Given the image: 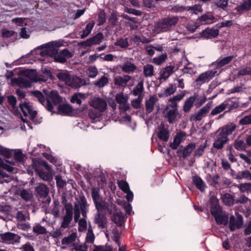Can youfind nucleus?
<instances>
[{
  "label": "nucleus",
  "mask_w": 251,
  "mask_h": 251,
  "mask_svg": "<svg viewBox=\"0 0 251 251\" xmlns=\"http://www.w3.org/2000/svg\"><path fill=\"white\" fill-rule=\"evenodd\" d=\"M32 93L38 101L50 112L53 110V105H58L61 102V97L55 91H51L46 99L40 91H35Z\"/></svg>",
  "instance_id": "1"
},
{
  "label": "nucleus",
  "mask_w": 251,
  "mask_h": 251,
  "mask_svg": "<svg viewBox=\"0 0 251 251\" xmlns=\"http://www.w3.org/2000/svg\"><path fill=\"white\" fill-rule=\"evenodd\" d=\"M43 46L45 48L40 52L41 56L53 57L55 61L60 63H64L66 61V59L64 57L61 52H58V46L56 43L50 42Z\"/></svg>",
  "instance_id": "2"
},
{
  "label": "nucleus",
  "mask_w": 251,
  "mask_h": 251,
  "mask_svg": "<svg viewBox=\"0 0 251 251\" xmlns=\"http://www.w3.org/2000/svg\"><path fill=\"white\" fill-rule=\"evenodd\" d=\"M62 203L64 206L65 213L62 216L61 226L67 228L70 226L73 218V207L70 202H67L66 199L64 198Z\"/></svg>",
  "instance_id": "3"
},
{
  "label": "nucleus",
  "mask_w": 251,
  "mask_h": 251,
  "mask_svg": "<svg viewBox=\"0 0 251 251\" xmlns=\"http://www.w3.org/2000/svg\"><path fill=\"white\" fill-rule=\"evenodd\" d=\"M179 20L178 17H169L161 20L158 22L155 27L159 31H166L172 26L175 25Z\"/></svg>",
  "instance_id": "4"
},
{
  "label": "nucleus",
  "mask_w": 251,
  "mask_h": 251,
  "mask_svg": "<svg viewBox=\"0 0 251 251\" xmlns=\"http://www.w3.org/2000/svg\"><path fill=\"white\" fill-rule=\"evenodd\" d=\"M87 202L85 199L81 200L78 203L74 205V221L77 223L80 219V214L82 217H87L88 210L87 209Z\"/></svg>",
  "instance_id": "5"
},
{
  "label": "nucleus",
  "mask_w": 251,
  "mask_h": 251,
  "mask_svg": "<svg viewBox=\"0 0 251 251\" xmlns=\"http://www.w3.org/2000/svg\"><path fill=\"white\" fill-rule=\"evenodd\" d=\"M90 106L96 110L103 112L107 108V102L103 98L100 97H94L89 101Z\"/></svg>",
  "instance_id": "6"
},
{
  "label": "nucleus",
  "mask_w": 251,
  "mask_h": 251,
  "mask_svg": "<svg viewBox=\"0 0 251 251\" xmlns=\"http://www.w3.org/2000/svg\"><path fill=\"white\" fill-rule=\"evenodd\" d=\"M128 99V96L122 92L116 95L115 100L119 104V108L121 112H125L129 109V104L127 103Z\"/></svg>",
  "instance_id": "7"
},
{
  "label": "nucleus",
  "mask_w": 251,
  "mask_h": 251,
  "mask_svg": "<svg viewBox=\"0 0 251 251\" xmlns=\"http://www.w3.org/2000/svg\"><path fill=\"white\" fill-rule=\"evenodd\" d=\"M20 108L25 116H28L30 120H33L37 115V112L33 109L31 103L28 101H25L20 103Z\"/></svg>",
  "instance_id": "8"
},
{
  "label": "nucleus",
  "mask_w": 251,
  "mask_h": 251,
  "mask_svg": "<svg viewBox=\"0 0 251 251\" xmlns=\"http://www.w3.org/2000/svg\"><path fill=\"white\" fill-rule=\"evenodd\" d=\"M217 72V71L212 70L201 74L196 79L197 85H201L205 83L208 82L214 77Z\"/></svg>",
  "instance_id": "9"
},
{
  "label": "nucleus",
  "mask_w": 251,
  "mask_h": 251,
  "mask_svg": "<svg viewBox=\"0 0 251 251\" xmlns=\"http://www.w3.org/2000/svg\"><path fill=\"white\" fill-rule=\"evenodd\" d=\"M2 242L7 244H15L20 241V237L13 233L5 232L0 234Z\"/></svg>",
  "instance_id": "10"
},
{
  "label": "nucleus",
  "mask_w": 251,
  "mask_h": 251,
  "mask_svg": "<svg viewBox=\"0 0 251 251\" xmlns=\"http://www.w3.org/2000/svg\"><path fill=\"white\" fill-rule=\"evenodd\" d=\"M111 207L112 208V213L110 214L111 220L118 226H122L124 223V219L123 214L117 210L114 204H111Z\"/></svg>",
  "instance_id": "11"
},
{
  "label": "nucleus",
  "mask_w": 251,
  "mask_h": 251,
  "mask_svg": "<svg viewBox=\"0 0 251 251\" xmlns=\"http://www.w3.org/2000/svg\"><path fill=\"white\" fill-rule=\"evenodd\" d=\"M122 71L126 74L134 73L137 69V66L133 62L131 59L126 58L123 63L120 66Z\"/></svg>",
  "instance_id": "12"
},
{
  "label": "nucleus",
  "mask_w": 251,
  "mask_h": 251,
  "mask_svg": "<svg viewBox=\"0 0 251 251\" xmlns=\"http://www.w3.org/2000/svg\"><path fill=\"white\" fill-rule=\"evenodd\" d=\"M186 91L185 90L182 91L181 93L177 95L174 96L168 100V104L167 109L168 108L177 109V103L182 100L186 95Z\"/></svg>",
  "instance_id": "13"
},
{
  "label": "nucleus",
  "mask_w": 251,
  "mask_h": 251,
  "mask_svg": "<svg viewBox=\"0 0 251 251\" xmlns=\"http://www.w3.org/2000/svg\"><path fill=\"white\" fill-rule=\"evenodd\" d=\"M243 217L240 215H238L237 219L234 216H231L229 218V227L230 230L233 231L236 229L240 228L243 225Z\"/></svg>",
  "instance_id": "14"
},
{
  "label": "nucleus",
  "mask_w": 251,
  "mask_h": 251,
  "mask_svg": "<svg viewBox=\"0 0 251 251\" xmlns=\"http://www.w3.org/2000/svg\"><path fill=\"white\" fill-rule=\"evenodd\" d=\"M103 38V35L101 33H99L95 36L83 41L80 44L84 47H90L93 45L99 44Z\"/></svg>",
  "instance_id": "15"
},
{
  "label": "nucleus",
  "mask_w": 251,
  "mask_h": 251,
  "mask_svg": "<svg viewBox=\"0 0 251 251\" xmlns=\"http://www.w3.org/2000/svg\"><path fill=\"white\" fill-rule=\"evenodd\" d=\"M131 79V76L128 75H117L114 77L113 81L115 85L119 87H125Z\"/></svg>",
  "instance_id": "16"
},
{
  "label": "nucleus",
  "mask_w": 251,
  "mask_h": 251,
  "mask_svg": "<svg viewBox=\"0 0 251 251\" xmlns=\"http://www.w3.org/2000/svg\"><path fill=\"white\" fill-rule=\"evenodd\" d=\"M210 107L211 104L209 103H207L204 106L193 115V120L195 121L201 120L203 117H205L206 114L209 112Z\"/></svg>",
  "instance_id": "17"
},
{
  "label": "nucleus",
  "mask_w": 251,
  "mask_h": 251,
  "mask_svg": "<svg viewBox=\"0 0 251 251\" xmlns=\"http://www.w3.org/2000/svg\"><path fill=\"white\" fill-rule=\"evenodd\" d=\"M77 234L76 233L73 232L67 237H64L61 241V244L64 245V249L66 247L74 246L75 244Z\"/></svg>",
  "instance_id": "18"
},
{
  "label": "nucleus",
  "mask_w": 251,
  "mask_h": 251,
  "mask_svg": "<svg viewBox=\"0 0 251 251\" xmlns=\"http://www.w3.org/2000/svg\"><path fill=\"white\" fill-rule=\"evenodd\" d=\"M228 140V137L220 132L216 137V139L213 144V147L217 149H221L226 143Z\"/></svg>",
  "instance_id": "19"
},
{
  "label": "nucleus",
  "mask_w": 251,
  "mask_h": 251,
  "mask_svg": "<svg viewBox=\"0 0 251 251\" xmlns=\"http://www.w3.org/2000/svg\"><path fill=\"white\" fill-rule=\"evenodd\" d=\"M95 222L99 227L104 228L107 226V218L103 214L98 212L95 216Z\"/></svg>",
  "instance_id": "20"
},
{
  "label": "nucleus",
  "mask_w": 251,
  "mask_h": 251,
  "mask_svg": "<svg viewBox=\"0 0 251 251\" xmlns=\"http://www.w3.org/2000/svg\"><path fill=\"white\" fill-rule=\"evenodd\" d=\"M94 203L95 204L96 208L98 210V212H102L106 209H107L109 214H112V208L111 207V205L109 207L107 203L101 199L97 201L96 202H94Z\"/></svg>",
  "instance_id": "21"
},
{
  "label": "nucleus",
  "mask_w": 251,
  "mask_h": 251,
  "mask_svg": "<svg viewBox=\"0 0 251 251\" xmlns=\"http://www.w3.org/2000/svg\"><path fill=\"white\" fill-rule=\"evenodd\" d=\"M196 147V145L194 143H190L188 144L183 150H178L177 153L183 158H185L189 156L192 151Z\"/></svg>",
  "instance_id": "22"
},
{
  "label": "nucleus",
  "mask_w": 251,
  "mask_h": 251,
  "mask_svg": "<svg viewBox=\"0 0 251 251\" xmlns=\"http://www.w3.org/2000/svg\"><path fill=\"white\" fill-rule=\"evenodd\" d=\"M62 102V100L61 99V102L58 105H53V108L55 106H57L58 113L62 115H68L72 112L73 109L72 106L68 104H61Z\"/></svg>",
  "instance_id": "23"
},
{
  "label": "nucleus",
  "mask_w": 251,
  "mask_h": 251,
  "mask_svg": "<svg viewBox=\"0 0 251 251\" xmlns=\"http://www.w3.org/2000/svg\"><path fill=\"white\" fill-rule=\"evenodd\" d=\"M234 56L230 55L224 57H220L215 62L216 68H221L229 64L233 60Z\"/></svg>",
  "instance_id": "24"
},
{
  "label": "nucleus",
  "mask_w": 251,
  "mask_h": 251,
  "mask_svg": "<svg viewBox=\"0 0 251 251\" xmlns=\"http://www.w3.org/2000/svg\"><path fill=\"white\" fill-rule=\"evenodd\" d=\"M210 204V212L214 217L223 212L222 210V208L219 204L218 200L217 199L211 200Z\"/></svg>",
  "instance_id": "25"
},
{
  "label": "nucleus",
  "mask_w": 251,
  "mask_h": 251,
  "mask_svg": "<svg viewBox=\"0 0 251 251\" xmlns=\"http://www.w3.org/2000/svg\"><path fill=\"white\" fill-rule=\"evenodd\" d=\"M165 117L167 119L168 122L170 124L173 123L176 120L177 116L179 114L177 109L171 108L168 109Z\"/></svg>",
  "instance_id": "26"
},
{
  "label": "nucleus",
  "mask_w": 251,
  "mask_h": 251,
  "mask_svg": "<svg viewBox=\"0 0 251 251\" xmlns=\"http://www.w3.org/2000/svg\"><path fill=\"white\" fill-rule=\"evenodd\" d=\"M158 101L157 98L155 96H151L146 101L145 108L147 113H150L154 109V104Z\"/></svg>",
  "instance_id": "27"
},
{
  "label": "nucleus",
  "mask_w": 251,
  "mask_h": 251,
  "mask_svg": "<svg viewBox=\"0 0 251 251\" xmlns=\"http://www.w3.org/2000/svg\"><path fill=\"white\" fill-rule=\"evenodd\" d=\"M175 66H168L163 68L160 72V79L166 80L174 72Z\"/></svg>",
  "instance_id": "28"
},
{
  "label": "nucleus",
  "mask_w": 251,
  "mask_h": 251,
  "mask_svg": "<svg viewBox=\"0 0 251 251\" xmlns=\"http://www.w3.org/2000/svg\"><path fill=\"white\" fill-rule=\"evenodd\" d=\"M196 100V95H194L187 98L183 104V110L185 113H188L193 107L194 103Z\"/></svg>",
  "instance_id": "29"
},
{
  "label": "nucleus",
  "mask_w": 251,
  "mask_h": 251,
  "mask_svg": "<svg viewBox=\"0 0 251 251\" xmlns=\"http://www.w3.org/2000/svg\"><path fill=\"white\" fill-rule=\"evenodd\" d=\"M215 221L218 225L226 226L228 224V216L225 211L214 217Z\"/></svg>",
  "instance_id": "30"
},
{
  "label": "nucleus",
  "mask_w": 251,
  "mask_h": 251,
  "mask_svg": "<svg viewBox=\"0 0 251 251\" xmlns=\"http://www.w3.org/2000/svg\"><path fill=\"white\" fill-rule=\"evenodd\" d=\"M237 126L233 123H229L221 128V132L227 137L236 129Z\"/></svg>",
  "instance_id": "31"
},
{
  "label": "nucleus",
  "mask_w": 251,
  "mask_h": 251,
  "mask_svg": "<svg viewBox=\"0 0 251 251\" xmlns=\"http://www.w3.org/2000/svg\"><path fill=\"white\" fill-rule=\"evenodd\" d=\"M235 9L240 13L251 10V0H243L242 2L237 6Z\"/></svg>",
  "instance_id": "32"
},
{
  "label": "nucleus",
  "mask_w": 251,
  "mask_h": 251,
  "mask_svg": "<svg viewBox=\"0 0 251 251\" xmlns=\"http://www.w3.org/2000/svg\"><path fill=\"white\" fill-rule=\"evenodd\" d=\"M35 191L40 198H45L49 194L47 186L44 184H39L35 189Z\"/></svg>",
  "instance_id": "33"
},
{
  "label": "nucleus",
  "mask_w": 251,
  "mask_h": 251,
  "mask_svg": "<svg viewBox=\"0 0 251 251\" xmlns=\"http://www.w3.org/2000/svg\"><path fill=\"white\" fill-rule=\"evenodd\" d=\"M219 32V31L217 29L207 28L202 31L201 35L205 38H212L216 37Z\"/></svg>",
  "instance_id": "34"
},
{
  "label": "nucleus",
  "mask_w": 251,
  "mask_h": 251,
  "mask_svg": "<svg viewBox=\"0 0 251 251\" xmlns=\"http://www.w3.org/2000/svg\"><path fill=\"white\" fill-rule=\"evenodd\" d=\"M72 76L73 75L70 74L68 72H60L57 75V78L60 80L64 82L67 85L71 84V79Z\"/></svg>",
  "instance_id": "35"
},
{
  "label": "nucleus",
  "mask_w": 251,
  "mask_h": 251,
  "mask_svg": "<svg viewBox=\"0 0 251 251\" xmlns=\"http://www.w3.org/2000/svg\"><path fill=\"white\" fill-rule=\"evenodd\" d=\"M157 136L160 140L164 142L168 141L169 138V132L168 129L165 128L163 125L160 127Z\"/></svg>",
  "instance_id": "36"
},
{
  "label": "nucleus",
  "mask_w": 251,
  "mask_h": 251,
  "mask_svg": "<svg viewBox=\"0 0 251 251\" xmlns=\"http://www.w3.org/2000/svg\"><path fill=\"white\" fill-rule=\"evenodd\" d=\"M143 75L145 77H150L154 75V67L151 64H146L143 66Z\"/></svg>",
  "instance_id": "37"
},
{
  "label": "nucleus",
  "mask_w": 251,
  "mask_h": 251,
  "mask_svg": "<svg viewBox=\"0 0 251 251\" xmlns=\"http://www.w3.org/2000/svg\"><path fill=\"white\" fill-rule=\"evenodd\" d=\"M144 90L143 80L139 81L132 90V94L135 96L140 97Z\"/></svg>",
  "instance_id": "38"
},
{
  "label": "nucleus",
  "mask_w": 251,
  "mask_h": 251,
  "mask_svg": "<svg viewBox=\"0 0 251 251\" xmlns=\"http://www.w3.org/2000/svg\"><path fill=\"white\" fill-rule=\"evenodd\" d=\"M71 82L69 86L75 88H79L83 84V81L81 78L74 75L71 78Z\"/></svg>",
  "instance_id": "39"
},
{
  "label": "nucleus",
  "mask_w": 251,
  "mask_h": 251,
  "mask_svg": "<svg viewBox=\"0 0 251 251\" xmlns=\"http://www.w3.org/2000/svg\"><path fill=\"white\" fill-rule=\"evenodd\" d=\"M193 180L194 183L198 189H199L201 191H204L206 185L200 177L199 176H195L193 177Z\"/></svg>",
  "instance_id": "40"
},
{
  "label": "nucleus",
  "mask_w": 251,
  "mask_h": 251,
  "mask_svg": "<svg viewBox=\"0 0 251 251\" xmlns=\"http://www.w3.org/2000/svg\"><path fill=\"white\" fill-rule=\"evenodd\" d=\"M86 98L85 95L83 93H78L74 94L71 98V101L72 103H76L80 105L81 103L82 100Z\"/></svg>",
  "instance_id": "41"
},
{
  "label": "nucleus",
  "mask_w": 251,
  "mask_h": 251,
  "mask_svg": "<svg viewBox=\"0 0 251 251\" xmlns=\"http://www.w3.org/2000/svg\"><path fill=\"white\" fill-rule=\"evenodd\" d=\"M227 103L224 102L219 105L215 107L211 112L210 115L215 116L222 112L226 109Z\"/></svg>",
  "instance_id": "42"
},
{
  "label": "nucleus",
  "mask_w": 251,
  "mask_h": 251,
  "mask_svg": "<svg viewBox=\"0 0 251 251\" xmlns=\"http://www.w3.org/2000/svg\"><path fill=\"white\" fill-rule=\"evenodd\" d=\"M94 24L93 23H88L85 29H84L82 32H80L79 35L81 39H84L87 37L91 33Z\"/></svg>",
  "instance_id": "43"
},
{
  "label": "nucleus",
  "mask_w": 251,
  "mask_h": 251,
  "mask_svg": "<svg viewBox=\"0 0 251 251\" xmlns=\"http://www.w3.org/2000/svg\"><path fill=\"white\" fill-rule=\"evenodd\" d=\"M33 232L37 235L45 234L47 233L46 228L40 224H36L33 227Z\"/></svg>",
  "instance_id": "44"
},
{
  "label": "nucleus",
  "mask_w": 251,
  "mask_h": 251,
  "mask_svg": "<svg viewBox=\"0 0 251 251\" xmlns=\"http://www.w3.org/2000/svg\"><path fill=\"white\" fill-rule=\"evenodd\" d=\"M176 91V87L173 84H169V86L165 89L164 94L159 95L160 97H168L174 94Z\"/></svg>",
  "instance_id": "45"
},
{
  "label": "nucleus",
  "mask_w": 251,
  "mask_h": 251,
  "mask_svg": "<svg viewBox=\"0 0 251 251\" xmlns=\"http://www.w3.org/2000/svg\"><path fill=\"white\" fill-rule=\"evenodd\" d=\"M102 113V112H100L99 110H96L95 109L94 110L90 109L89 110L88 115L90 118L93 121V122H94V121H96L99 120L101 115Z\"/></svg>",
  "instance_id": "46"
},
{
  "label": "nucleus",
  "mask_w": 251,
  "mask_h": 251,
  "mask_svg": "<svg viewBox=\"0 0 251 251\" xmlns=\"http://www.w3.org/2000/svg\"><path fill=\"white\" fill-rule=\"evenodd\" d=\"M17 81L20 87L27 88L31 85V80L27 77H19Z\"/></svg>",
  "instance_id": "47"
},
{
  "label": "nucleus",
  "mask_w": 251,
  "mask_h": 251,
  "mask_svg": "<svg viewBox=\"0 0 251 251\" xmlns=\"http://www.w3.org/2000/svg\"><path fill=\"white\" fill-rule=\"evenodd\" d=\"M108 82V78L105 76H102L100 78L94 82L95 86L99 88H102L105 86Z\"/></svg>",
  "instance_id": "48"
},
{
  "label": "nucleus",
  "mask_w": 251,
  "mask_h": 251,
  "mask_svg": "<svg viewBox=\"0 0 251 251\" xmlns=\"http://www.w3.org/2000/svg\"><path fill=\"white\" fill-rule=\"evenodd\" d=\"M95 238V237L93 233L92 228L90 224H89L85 239L86 243L92 244L94 241Z\"/></svg>",
  "instance_id": "49"
},
{
  "label": "nucleus",
  "mask_w": 251,
  "mask_h": 251,
  "mask_svg": "<svg viewBox=\"0 0 251 251\" xmlns=\"http://www.w3.org/2000/svg\"><path fill=\"white\" fill-rule=\"evenodd\" d=\"M112 233L113 235L112 236L113 240L114 241L118 246H120L119 239L121 236V231L116 226H114L112 229Z\"/></svg>",
  "instance_id": "50"
},
{
  "label": "nucleus",
  "mask_w": 251,
  "mask_h": 251,
  "mask_svg": "<svg viewBox=\"0 0 251 251\" xmlns=\"http://www.w3.org/2000/svg\"><path fill=\"white\" fill-rule=\"evenodd\" d=\"M182 140V135L180 133H177L174 139L173 142L171 143L170 147L173 150H176L179 144H180Z\"/></svg>",
  "instance_id": "51"
},
{
  "label": "nucleus",
  "mask_w": 251,
  "mask_h": 251,
  "mask_svg": "<svg viewBox=\"0 0 251 251\" xmlns=\"http://www.w3.org/2000/svg\"><path fill=\"white\" fill-rule=\"evenodd\" d=\"M87 217H82L81 219H79L77 223L78 224V230L80 232H83L86 230L87 224L86 218Z\"/></svg>",
  "instance_id": "52"
},
{
  "label": "nucleus",
  "mask_w": 251,
  "mask_h": 251,
  "mask_svg": "<svg viewBox=\"0 0 251 251\" xmlns=\"http://www.w3.org/2000/svg\"><path fill=\"white\" fill-rule=\"evenodd\" d=\"M222 200L226 205L230 206L234 204L233 197L230 194H224L222 197Z\"/></svg>",
  "instance_id": "53"
},
{
  "label": "nucleus",
  "mask_w": 251,
  "mask_h": 251,
  "mask_svg": "<svg viewBox=\"0 0 251 251\" xmlns=\"http://www.w3.org/2000/svg\"><path fill=\"white\" fill-rule=\"evenodd\" d=\"M237 178L246 179L247 180H251V173L248 170L240 172L238 173Z\"/></svg>",
  "instance_id": "54"
},
{
  "label": "nucleus",
  "mask_w": 251,
  "mask_h": 251,
  "mask_svg": "<svg viewBox=\"0 0 251 251\" xmlns=\"http://www.w3.org/2000/svg\"><path fill=\"white\" fill-rule=\"evenodd\" d=\"M214 20V17L211 14H205L204 15H202L200 18L201 22L202 23H203V24H210L213 23Z\"/></svg>",
  "instance_id": "55"
},
{
  "label": "nucleus",
  "mask_w": 251,
  "mask_h": 251,
  "mask_svg": "<svg viewBox=\"0 0 251 251\" xmlns=\"http://www.w3.org/2000/svg\"><path fill=\"white\" fill-rule=\"evenodd\" d=\"M100 190L99 188L94 187L92 189L91 194L94 202H96L97 201L101 200L100 195Z\"/></svg>",
  "instance_id": "56"
},
{
  "label": "nucleus",
  "mask_w": 251,
  "mask_h": 251,
  "mask_svg": "<svg viewBox=\"0 0 251 251\" xmlns=\"http://www.w3.org/2000/svg\"><path fill=\"white\" fill-rule=\"evenodd\" d=\"M20 196L23 199L28 201L32 198V194L29 190L23 189L21 191Z\"/></svg>",
  "instance_id": "57"
},
{
  "label": "nucleus",
  "mask_w": 251,
  "mask_h": 251,
  "mask_svg": "<svg viewBox=\"0 0 251 251\" xmlns=\"http://www.w3.org/2000/svg\"><path fill=\"white\" fill-rule=\"evenodd\" d=\"M167 58V54H162L158 57H154L152 59V62L157 65H160L164 63Z\"/></svg>",
  "instance_id": "58"
},
{
  "label": "nucleus",
  "mask_w": 251,
  "mask_h": 251,
  "mask_svg": "<svg viewBox=\"0 0 251 251\" xmlns=\"http://www.w3.org/2000/svg\"><path fill=\"white\" fill-rule=\"evenodd\" d=\"M118 185L121 190L124 193H127L129 191V186L128 183L124 180H119L118 182Z\"/></svg>",
  "instance_id": "59"
},
{
  "label": "nucleus",
  "mask_w": 251,
  "mask_h": 251,
  "mask_svg": "<svg viewBox=\"0 0 251 251\" xmlns=\"http://www.w3.org/2000/svg\"><path fill=\"white\" fill-rule=\"evenodd\" d=\"M42 72L44 75H40L39 80L46 81L48 80V78H51L52 76L51 72L47 69H44L42 70Z\"/></svg>",
  "instance_id": "60"
},
{
  "label": "nucleus",
  "mask_w": 251,
  "mask_h": 251,
  "mask_svg": "<svg viewBox=\"0 0 251 251\" xmlns=\"http://www.w3.org/2000/svg\"><path fill=\"white\" fill-rule=\"evenodd\" d=\"M234 148L238 151H243L246 148V145L242 140H235L234 143Z\"/></svg>",
  "instance_id": "61"
},
{
  "label": "nucleus",
  "mask_w": 251,
  "mask_h": 251,
  "mask_svg": "<svg viewBox=\"0 0 251 251\" xmlns=\"http://www.w3.org/2000/svg\"><path fill=\"white\" fill-rule=\"evenodd\" d=\"M55 179L56 180L57 186L59 188H62L66 185V180H63L61 176H55Z\"/></svg>",
  "instance_id": "62"
},
{
  "label": "nucleus",
  "mask_w": 251,
  "mask_h": 251,
  "mask_svg": "<svg viewBox=\"0 0 251 251\" xmlns=\"http://www.w3.org/2000/svg\"><path fill=\"white\" fill-rule=\"evenodd\" d=\"M14 158L17 162L21 163L24 161L25 156L21 151H15Z\"/></svg>",
  "instance_id": "63"
},
{
  "label": "nucleus",
  "mask_w": 251,
  "mask_h": 251,
  "mask_svg": "<svg viewBox=\"0 0 251 251\" xmlns=\"http://www.w3.org/2000/svg\"><path fill=\"white\" fill-rule=\"evenodd\" d=\"M239 123L242 126L251 125V114L247 115L240 119Z\"/></svg>",
  "instance_id": "64"
}]
</instances>
